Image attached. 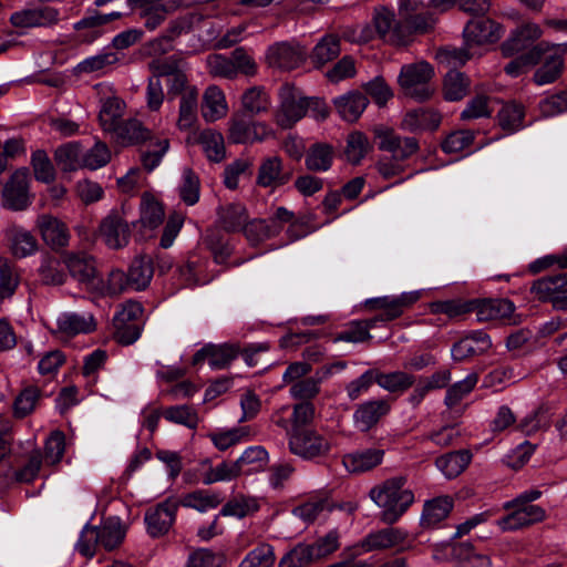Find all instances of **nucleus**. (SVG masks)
<instances>
[{
  "label": "nucleus",
  "mask_w": 567,
  "mask_h": 567,
  "mask_svg": "<svg viewBox=\"0 0 567 567\" xmlns=\"http://www.w3.org/2000/svg\"><path fill=\"white\" fill-rule=\"evenodd\" d=\"M370 498L382 508L381 520L392 525L414 503V493L408 486L405 476H395L373 486L369 492Z\"/></svg>",
  "instance_id": "f257e3e1"
},
{
  "label": "nucleus",
  "mask_w": 567,
  "mask_h": 567,
  "mask_svg": "<svg viewBox=\"0 0 567 567\" xmlns=\"http://www.w3.org/2000/svg\"><path fill=\"white\" fill-rule=\"evenodd\" d=\"M379 150L391 156H383L377 163L379 174L390 179L405 171L404 162L420 150L419 141L412 136H401L392 130H382L377 134Z\"/></svg>",
  "instance_id": "f03ea898"
},
{
  "label": "nucleus",
  "mask_w": 567,
  "mask_h": 567,
  "mask_svg": "<svg viewBox=\"0 0 567 567\" xmlns=\"http://www.w3.org/2000/svg\"><path fill=\"white\" fill-rule=\"evenodd\" d=\"M429 2L423 0H399L398 14L406 40L410 43L414 34H424L435 24V17Z\"/></svg>",
  "instance_id": "7ed1b4c3"
},
{
  "label": "nucleus",
  "mask_w": 567,
  "mask_h": 567,
  "mask_svg": "<svg viewBox=\"0 0 567 567\" xmlns=\"http://www.w3.org/2000/svg\"><path fill=\"white\" fill-rule=\"evenodd\" d=\"M433 75L434 70L427 62L408 64L401 69L399 83L406 95L417 101H425L433 93L429 85Z\"/></svg>",
  "instance_id": "20e7f679"
},
{
  "label": "nucleus",
  "mask_w": 567,
  "mask_h": 567,
  "mask_svg": "<svg viewBox=\"0 0 567 567\" xmlns=\"http://www.w3.org/2000/svg\"><path fill=\"white\" fill-rule=\"evenodd\" d=\"M143 307L137 301H126L121 310L115 315L113 324L115 328L114 337L123 346L134 343L142 331Z\"/></svg>",
  "instance_id": "39448f33"
},
{
  "label": "nucleus",
  "mask_w": 567,
  "mask_h": 567,
  "mask_svg": "<svg viewBox=\"0 0 567 567\" xmlns=\"http://www.w3.org/2000/svg\"><path fill=\"white\" fill-rule=\"evenodd\" d=\"M280 105L276 111L275 118L277 124L282 128H289L299 120H301L310 103L301 92L290 84H284L279 91Z\"/></svg>",
  "instance_id": "423d86ee"
},
{
  "label": "nucleus",
  "mask_w": 567,
  "mask_h": 567,
  "mask_svg": "<svg viewBox=\"0 0 567 567\" xmlns=\"http://www.w3.org/2000/svg\"><path fill=\"white\" fill-rule=\"evenodd\" d=\"M472 307L480 322L499 320L508 324H518L522 321L520 315L515 312V305L509 299L472 300Z\"/></svg>",
  "instance_id": "0eeeda50"
},
{
  "label": "nucleus",
  "mask_w": 567,
  "mask_h": 567,
  "mask_svg": "<svg viewBox=\"0 0 567 567\" xmlns=\"http://www.w3.org/2000/svg\"><path fill=\"white\" fill-rule=\"evenodd\" d=\"M289 449L295 455L311 460L327 454L330 450L328 439L312 430H293L289 437Z\"/></svg>",
  "instance_id": "6e6552de"
},
{
  "label": "nucleus",
  "mask_w": 567,
  "mask_h": 567,
  "mask_svg": "<svg viewBox=\"0 0 567 567\" xmlns=\"http://www.w3.org/2000/svg\"><path fill=\"white\" fill-rule=\"evenodd\" d=\"M372 24L380 39L396 47L409 44L400 19L385 6H377L372 13Z\"/></svg>",
  "instance_id": "1a4fd4ad"
},
{
  "label": "nucleus",
  "mask_w": 567,
  "mask_h": 567,
  "mask_svg": "<svg viewBox=\"0 0 567 567\" xmlns=\"http://www.w3.org/2000/svg\"><path fill=\"white\" fill-rule=\"evenodd\" d=\"M60 21V10L50 6L24 8L10 17V23L20 29L52 28Z\"/></svg>",
  "instance_id": "9d476101"
},
{
  "label": "nucleus",
  "mask_w": 567,
  "mask_h": 567,
  "mask_svg": "<svg viewBox=\"0 0 567 567\" xmlns=\"http://www.w3.org/2000/svg\"><path fill=\"white\" fill-rule=\"evenodd\" d=\"M408 537L406 532L401 528L388 527L369 533L359 543L352 545L354 555H363L374 550H385L404 544Z\"/></svg>",
  "instance_id": "9b49d317"
},
{
  "label": "nucleus",
  "mask_w": 567,
  "mask_h": 567,
  "mask_svg": "<svg viewBox=\"0 0 567 567\" xmlns=\"http://www.w3.org/2000/svg\"><path fill=\"white\" fill-rule=\"evenodd\" d=\"M420 298V291H408L399 296L370 298L364 301V306L369 310H382V318L392 321L400 318Z\"/></svg>",
  "instance_id": "f8f14e48"
},
{
  "label": "nucleus",
  "mask_w": 567,
  "mask_h": 567,
  "mask_svg": "<svg viewBox=\"0 0 567 567\" xmlns=\"http://www.w3.org/2000/svg\"><path fill=\"white\" fill-rule=\"evenodd\" d=\"M30 175L28 168L17 169L2 190L3 207L11 210H23L30 205Z\"/></svg>",
  "instance_id": "ddd939ff"
},
{
  "label": "nucleus",
  "mask_w": 567,
  "mask_h": 567,
  "mask_svg": "<svg viewBox=\"0 0 567 567\" xmlns=\"http://www.w3.org/2000/svg\"><path fill=\"white\" fill-rule=\"evenodd\" d=\"M99 235L111 249H121L130 241L131 229L120 210H111L99 226Z\"/></svg>",
  "instance_id": "4468645a"
},
{
  "label": "nucleus",
  "mask_w": 567,
  "mask_h": 567,
  "mask_svg": "<svg viewBox=\"0 0 567 567\" xmlns=\"http://www.w3.org/2000/svg\"><path fill=\"white\" fill-rule=\"evenodd\" d=\"M267 135V125L250 120L246 114H236L229 122L228 138L235 144L262 141Z\"/></svg>",
  "instance_id": "2eb2a0df"
},
{
  "label": "nucleus",
  "mask_w": 567,
  "mask_h": 567,
  "mask_svg": "<svg viewBox=\"0 0 567 567\" xmlns=\"http://www.w3.org/2000/svg\"><path fill=\"white\" fill-rule=\"evenodd\" d=\"M178 509V503L173 499H166L155 507L150 508L145 513V523L147 526V533L152 537H159L165 535L173 526L176 513Z\"/></svg>",
  "instance_id": "dca6fc26"
},
{
  "label": "nucleus",
  "mask_w": 567,
  "mask_h": 567,
  "mask_svg": "<svg viewBox=\"0 0 567 567\" xmlns=\"http://www.w3.org/2000/svg\"><path fill=\"white\" fill-rule=\"evenodd\" d=\"M63 264L78 282L95 287L97 270L95 259L91 255L84 251L66 252L63 256Z\"/></svg>",
  "instance_id": "f3484780"
},
{
  "label": "nucleus",
  "mask_w": 567,
  "mask_h": 567,
  "mask_svg": "<svg viewBox=\"0 0 567 567\" xmlns=\"http://www.w3.org/2000/svg\"><path fill=\"white\" fill-rule=\"evenodd\" d=\"M307 51L299 44L280 42L271 45L267 51V61L270 66L293 70L306 60Z\"/></svg>",
  "instance_id": "a211bd4d"
},
{
  "label": "nucleus",
  "mask_w": 567,
  "mask_h": 567,
  "mask_svg": "<svg viewBox=\"0 0 567 567\" xmlns=\"http://www.w3.org/2000/svg\"><path fill=\"white\" fill-rule=\"evenodd\" d=\"M292 177V172L284 166L279 156L265 157L256 177V184L264 188H277L286 185Z\"/></svg>",
  "instance_id": "6ab92c4d"
},
{
  "label": "nucleus",
  "mask_w": 567,
  "mask_h": 567,
  "mask_svg": "<svg viewBox=\"0 0 567 567\" xmlns=\"http://www.w3.org/2000/svg\"><path fill=\"white\" fill-rule=\"evenodd\" d=\"M466 47L494 43L502 37V28L488 18L473 19L463 31Z\"/></svg>",
  "instance_id": "aec40b11"
},
{
  "label": "nucleus",
  "mask_w": 567,
  "mask_h": 567,
  "mask_svg": "<svg viewBox=\"0 0 567 567\" xmlns=\"http://www.w3.org/2000/svg\"><path fill=\"white\" fill-rule=\"evenodd\" d=\"M238 354L239 349L235 344H207L194 354L192 362L197 365L207 360L212 369L220 370L227 368Z\"/></svg>",
  "instance_id": "412c9836"
},
{
  "label": "nucleus",
  "mask_w": 567,
  "mask_h": 567,
  "mask_svg": "<svg viewBox=\"0 0 567 567\" xmlns=\"http://www.w3.org/2000/svg\"><path fill=\"white\" fill-rule=\"evenodd\" d=\"M512 513L497 520V526L503 530H516L545 519L546 512L538 505L509 506Z\"/></svg>",
  "instance_id": "4be33fe9"
},
{
  "label": "nucleus",
  "mask_w": 567,
  "mask_h": 567,
  "mask_svg": "<svg viewBox=\"0 0 567 567\" xmlns=\"http://www.w3.org/2000/svg\"><path fill=\"white\" fill-rule=\"evenodd\" d=\"M4 238L13 257L25 258L38 251L37 238L23 227L10 225L4 229Z\"/></svg>",
  "instance_id": "5701e85b"
},
{
  "label": "nucleus",
  "mask_w": 567,
  "mask_h": 567,
  "mask_svg": "<svg viewBox=\"0 0 567 567\" xmlns=\"http://www.w3.org/2000/svg\"><path fill=\"white\" fill-rule=\"evenodd\" d=\"M492 347L491 339L483 331H475L454 343L451 353L455 361H464L485 353Z\"/></svg>",
  "instance_id": "b1692460"
},
{
  "label": "nucleus",
  "mask_w": 567,
  "mask_h": 567,
  "mask_svg": "<svg viewBox=\"0 0 567 567\" xmlns=\"http://www.w3.org/2000/svg\"><path fill=\"white\" fill-rule=\"evenodd\" d=\"M566 51L567 43L558 44L545 56L543 65L534 73V82L537 85L550 84L561 75Z\"/></svg>",
  "instance_id": "393cba45"
},
{
  "label": "nucleus",
  "mask_w": 567,
  "mask_h": 567,
  "mask_svg": "<svg viewBox=\"0 0 567 567\" xmlns=\"http://www.w3.org/2000/svg\"><path fill=\"white\" fill-rule=\"evenodd\" d=\"M390 405L384 400H371L360 404L353 413L354 426L367 432L389 413Z\"/></svg>",
  "instance_id": "a878e982"
},
{
  "label": "nucleus",
  "mask_w": 567,
  "mask_h": 567,
  "mask_svg": "<svg viewBox=\"0 0 567 567\" xmlns=\"http://www.w3.org/2000/svg\"><path fill=\"white\" fill-rule=\"evenodd\" d=\"M95 329L92 315H79L75 312L61 313L56 319L55 333L61 337H74L80 333H89Z\"/></svg>",
  "instance_id": "bb28decb"
},
{
  "label": "nucleus",
  "mask_w": 567,
  "mask_h": 567,
  "mask_svg": "<svg viewBox=\"0 0 567 567\" xmlns=\"http://www.w3.org/2000/svg\"><path fill=\"white\" fill-rule=\"evenodd\" d=\"M384 451L381 449H364L346 454L342 463L350 473L368 472L382 463Z\"/></svg>",
  "instance_id": "cd10ccee"
},
{
  "label": "nucleus",
  "mask_w": 567,
  "mask_h": 567,
  "mask_svg": "<svg viewBox=\"0 0 567 567\" xmlns=\"http://www.w3.org/2000/svg\"><path fill=\"white\" fill-rule=\"evenodd\" d=\"M567 287V272H559L557 275L547 276L535 280L532 285L530 291L540 301H549L555 303L556 298Z\"/></svg>",
  "instance_id": "c85d7f7f"
},
{
  "label": "nucleus",
  "mask_w": 567,
  "mask_h": 567,
  "mask_svg": "<svg viewBox=\"0 0 567 567\" xmlns=\"http://www.w3.org/2000/svg\"><path fill=\"white\" fill-rule=\"evenodd\" d=\"M228 112V105L224 92L216 85H209L202 101V116L206 122H215Z\"/></svg>",
  "instance_id": "c756f323"
},
{
  "label": "nucleus",
  "mask_w": 567,
  "mask_h": 567,
  "mask_svg": "<svg viewBox=\"0 0 567 567\" xmlns=\"http://www.w3.org/2000/svg\"><path fill=\"white\" fill-rule=\"evenodd\" d=\"M542 35V30L536 23H526L516 29L512 37L502 44L505 56H512L527 49Z\"/></svg>",
  "instance_id": "7c9ffc66"
},
{
  "label": "nucleus",
  "mask_w": 567,
  "mask_h": 567,
  "mask_svg": "<svg viewBox=\"0 0 567 567\" xmlns=\"http://www.w3.org/2000/svg\"><path fill=\"white\" fill-rule=\"evenodd\" d=\"M38 227L43 240L53 249L65 247L69 243L66 226L59 219L42 215L38 218Z\"/></svg>",
  "instance_id": "2f4dec72"
},
{
  "label": "nucleus",
  "mask_w": 567,
  "mask_h": 567,
  "mask_svg": "<svg viewBox=\"0 0 567 567\" xmlns=\"http://www.w3.org/2000/svg\"><path fill=\"white\" fill-rule=\"evenodd\" d=\"M369 101L359 91H351L333 100L339 115L347 122H355L365 110Z\"/></svg>",
  "instance_id": "473e14b6"
},
{
  "label": "nucleus",
  "mask_w": 567,
  "mask_h": 567,
  "mask_svg": "<svg viewBox=\"0 0 567 567\" xmlns=\"http://www.w3.org/2000/svg\"><path fill=\"white\" fill-rule=\"evenodd\" d=\"M243 111L248 116H258L268 113L271 107L270 95L264 86L247 89L240 99Z\"/></svg>",
  "instance_id": "72a5a7b5"
},
{
  "label": "nucleus",
  "mask_w": 567,
  "mask_h": 567,
  "mask_svg": "<svg viewBox=\"0 0 567 567\" xmlns=\"http://www.w3.org/2000/svg\"><path fill=\"white\" fill-rule=\"evenodd\" d=\"M452 508L453 499L450 496H440L431 501H426L421 516L422 527H435L447 517Z\"/></svg>",
  "instance_id": "f704fd0d"
},
{
  "label": "nucleus",
  "mask_w": 567,
  "mask_h": 567,
  "mask_svg": "<svg viewBox=\"0 0 567 567\" xmlns=\"http://www.w3.org/2000/svg\"><path fill=\"white\" fill-rule=\"evenodd\" d=\"M12 422L0 416V487L6 486L12 477V467L6 461L11 452Z\"/></svg>",
  "instance_id": "c9c22d12"
},
{
  "label": "nucleus",
  "mask_w": 567,
  "mask_h": 567,
  "mask_svg": "<svg viewBox=\"0 0 567 567\" xmlns=\"http://www.w3.org/2000/svg\"><path fill=\"white\" fill-rule=\"evenodd\" d=\"M440 122L441 117L435 111L416 109L404 115L401 126L409 132L432 131L437 128Z\"/></svg>",
  "instance_id": "e433bc0d"
},
{
  "label": "nucleus",
  "mask_w": 567,
  "mask_h": 567,
  "mask_svg": "<svg viewBox=\"0 0 567 567\" xmlns=\"http://www.w3.org/2000/svg\"><path fill=\"white\" fill-rule=\"evenodd\" d=\"M100 546L105 550L117 548L124 540L126 527L118 517H109L102 525L97 526Z\"/></svg>",
  "instance_id": "4c0bfd02"
},
{
  "label": "nucleus",
  "mask_w": 567,
  "mask_h": 567,
  "mask_svg": "<svg viewBox=\"0 0 567 567\" xmlns=\"http://www.w3.org/2000/svg\"><path fill=\"white\" fill-rule=\"evenodd\" d=\"M236 462L240 475H251L267 467L269 455L265 447L256 445L246 449Z\"/></svg>",
  "instance_id": "58836bf2"
},
{
  "label": "nucleus",
  "mask_w": 567,
  "mask_h": 567,
  "mask_svg": "<svg viewBox=\"0 0 567 567\" xmlns=\"http://www.w3.org/2000/svg\"><path fill=\"white\" fill-rule=\"evenodd\" d=\"M472 454L470 451L460 450L446 453L436 458V467L447 478H454L458 476L470 464Z\"/></svg>",
  "instance_id": "ea45409f"
},
{
  "label": "nucleus",
  "mask_w": 567,
  "mask_h": 567,
  "mask_svg": "<svg viewBox=\"0 0 567 567\" xmlns=\"http://www.w3.org/2000/svg\"><path fill=\"white\" fill-rule=\"evenodd\" d=\"M154 275L152 259L146 256L136 257L127 272L130 289L144 290L151 282Z\"/></svg>",
  "instance_id": "a19ab883"
},
{
  "label": "nucleus",
  "mask_w": 567,
  "mask_h": 567,
  "mask_svg": "<svg viewBox=\"0 0 567 567\" xmlns=\"http://www.w3.org/2000/svg\"><path fill=\"white\" fill-rule=\"evenodd\" d=\"M198 90L188 89L181 96L178 118L176 122L181 131H188L194 127L197 121Z\"/></svg>",
  "instance_id": "79ce46f5"
},
{
  "label": "nucleus",
  "mask_w": 567,
  "mask_h": 567,
  "mask_svg": "<svg viewBox=\"0 0 567 567\" xmlns=\"http://www.w3.org/2000/svg\"><path fill=\"white\" fill-rule=\"evenodd\" d=\"M334 158L332 146L324 143H317L309 147L305 157V165L310 172H327Z\"/></svg>",
  "instance_id": "37998d69"
},
{
  "label": "nucleus",
  "mask_w": 567,
  "mask_h": 567,
  "mask_svg": "<svg viewBox=\"0 0 567 567\" xmlns=\"http://www.w3.org/2000/svg\"><path fill=\"white\" fill-rule=\"evenodd\" d=\"M125 103L116 96H110L102 101L99 120L105 132H112L118 126L124 113Z\"/></svg>",
  "instance_id": "c03bdc74"
},
{
  "label": "nucleus",
  "mask_w": 567,
  "mask_h": 567,
  "mask_svg": "<svg viewBox=\"0 0 567 567\" xmlns=\"http://www.w3.org/2000/svg\"><path fill=\"white\" fill-rule=\"evenodd\" d=\"M221 502L223 496L219 493L207 489H197L185 494L177 503L183 507L194 508L204 513L208 509L218 507Z\"/></svg>",
  "instance_id": "a18cd8bd"
},
{
  "label": "nucleus",
  "mask_w": 567,
  "mask_h": 567,
  "mask_svg": "<svg viewBox=\"0 0 567 567\" xmlns=\"http://www.w3.org/2000/svg\"><path fill=\"white\" fill-rule=\"evenodd\" d=\"M525 109L516 102L505 103L497 113V122L503 131L512 134L524 127Z\"/></svg>",
  "instance_id": "49530a36"
},
{
  "label": "nucleus",
  "mask_w": 567,
  "mask_h": 567,
  "mask_svg": "<svg viewBox=\"0 0 567 567\" xmlns=\"http://www.w3.org/2000/svg\"><path fill=\"white\" fill-rule=\"evenodd\" d=\"M219 221L227 231H238L247 223L248 214L245 205L230 203L218 209Z\"/></svg>",
  "instance_id": "de8ad7c7"
},
{
  "label": "nucleus",
  "mask_w": 567,
  "mask_h": 567,
  "mask_svg": "<svg viewBox=\"0 0 567 567\" xmlns=\"http://www.w3.org/2000/svg\"><path fill=\"white\" fill-rule=\"evenodd\" d=\"M111 133H114L121 143L131 145L143 143L151 137V132L136 118L124 121Z\"/></svg>",
  "instance_id": "09e8293b"
},
{
  "label": "nucleus",
  "mask_w": 567,
  "mask_h": 567,
  "mask_svg": "<svg viewBox=\"0 0 567 567\" xmlns=\"http://www.w3.org/2000/svg\"><path fill=\"white\" fill-rule=\"evenodd\" d=\"M54 159L63 172H72L83 166L81 147L78 143H66L54 152Z\"/></svg>",
  "instance_id": "8fccbe9b"
},
{
  "label": "nucleus",
  "mask_w": 567,
  "mask_h": 567,
  "mask_svg": "<svg viewBox=\"0 0 567 567\" xmlns=\"http://www.w3.org/2000/svg\"><path fill=\"white\" fill-rule=\"evenodd\" d=\"M140 221L151 229L159 226L164 219V208L152 195L144 193L141 199Z\"/></svg>",
  "instance_id": "3c124183"
},
{
  "label": "nucleus",
  "mask_w": 567,
  "mask_h": 567,
  "mask_svg": "<svg viewBox=\"0 0 567 567\" xmlns=\"http://www.w3.org/2000/svg\"><path fill=\"white\" fill-rule=\"evenodd\" d=\"M198 142L207 157L213 162H220L225 158V143L221 133L207 128L199 133Z\"/></svg>",
  "instance_id": "603ef678"
},
{
  "label": "nucleus",
  "mask_w": 567,
  "mask_h": 567,
  "mask_svg": "<svg viewBox=\"0 0 567 567\" xmlns=\"http://www.w3.org/2000/svg\"><path fill=\"white\" fill-rule=\"evenodd\" d=\"M470 80L464 73L451 70L446 73L444 80V97L447 101H460L468 92Z\"/></svg>",
  "instance_id": "864d4df0"
},
{
  "label": "nucleus",
  "mask_w": 567,
  "mask_h": 567,
  "mask_svg": "<svg viewBox=\"0 0 567 567\" xmlns=\"http://www.w3.org/2000/svg\"><path fill=\"white\" fill-rule=\"evenodd\" d=\"M163 416L168 422L195 430L199 423L197 411L190 405H173L163 411Z\"/></svg>",
  "instance_id": "5fc2aeb1"
},
{
  "label": "nucleus",
  "mask_w": 567,
  "mask_h": 567,
  "mask_svg": "<svg viewBox=\"0 0 567 567\" xmlns=\"http://www.w3.org/2000/svg\"><path fill=\"white\" fill-rule=\"evenodd\" d=\"M243 229L247 240L251 245H258L279 234V228L267 219H255L250 223H246Z\"/></svg>",
  "instance_id": "6e6d98bb"
},
{
  "label": "nucleus",
  "mask_w": 567,
  "mask_h": 567,
  "mask_svg": "<svg viewBox=\"0 0 567 567\" xmlns=\"http://www.w3.org/2000/svg\"><path fill=\"white\" fill-rule=\"evenodd\" d=\"M20 282L18 269L6 258H0V301L11 298Z\"/></svg>",
  "instance_id": "4d7b16f0"
},
{
  "label": "nucleus",
  "mask_w": 567,
  "mask_h": 567,
  "mask_svg": "<svg viewBox=\"0 0 567 567\" xmlns=\"http://www.w3.org/2000/svg\"><path fill=\"white\" fill-rule=\"evenodd\" d=\"M103 296H117L130 289L127 274L120 269L110 271L106 280H97L95 287Z\"/></svg>",
  "instance_id": "13d9d810"
},
{
  "label": "nucleus",
  "mask_w": 567,
  "mask_h": 567,
  "mask_svg": "<svg viewBox=\"0 0 567 567\" xmlns=\"http://www.w3.org/2000/svg\"><path fill=\"white\" fill-rule=\"evenodd\" d=\"M340 54V40L337 35L328 34L323 37L313 48L312 60L318 65L336 59Z\"/></svg>",
  "instance_id": "bf43d9fd"
},
{
  "label": "nucleus",
  "mask_w": 567,
  "mask_h": 567,
  "mask_svg": "<svg viewBox=\"0 0 567 567\" xmlns=\"http://www.w3.org/2000/svg\"><path fill=\"white\" fill-rule=\"evenodd\" d=\"M41 398V391L37 386H27L23 389L13 402V414L18 419H23L35 409Z\"/></svg>",
  "instance_id": "052dcab7"
},
{
  "label": "nucleus",
  "mask_w": 567,
  "mask_h": 567,
  "mask_svg": "<svg viewBox=\"0 0 567 567\" xmlns=\"http://www.w3.org/2000/svg\"><path fill=\"white\" fill-rule=\"evenodd\" d=\"M252 163L248 158H237L226 165L223 174V182L226 188L235 190L239 186V178L251 174Z\"/></svg>",
  "instance_id": "680f3d73"
},
{
  "label": "nucleus",
  "mask_w": 567,
  "mask_h": 567,
  "mask_svg": "<svg viewBox=\"0 0 567 567\" xmlns=\"http://www.w3.org/2000/svg\"><path fill=\"white\" fill-rule=\"evenodd\" d=\"M414 381V375L403 371L382 373L377 378V383L390 392H403L411 388Z\"/></svg>",
  "instance_id": "e2e57ef3"
},
{
  "label": "nucleus",
  "mask_w": 567,
  "mask_h": 567,
  "mask_svg": "<svg viewBox=\"0 0 567 567\" xmlns=\"http://www.w3.org/2000/svg\"><path fill=\"white\" fill-rule=\"evenodd\" d=\"M478 377L476 373L468 374L464 380L455 382L447 390L444 403L449 409L457 405L476 385Z\"/></svg>",
  "instance_id": "0e129e2a"
},
{
  "label": "nucleus",
  "mask_w": 567,
  "mask_h": 567,
  "mask_svg": "<svg viewBox=\"0 0 567 567\" xmlns=\"http://www.w3.org/2000/svg\"><path fill=\"white\" fill-rule=\"evenodd\" d=\"M317 561L306 543L297 544L279 561V567H306Z\"/></svg>",
  "instance_id": "69168bd1"
},
{
  "label": "nucleus",
  "mask_w": 567,
  "mask_h": 567,
  "mask_svg": "<svg viewBox=\"0 0 567 567\" xmlns=\"http://www.w3.org/2000/svg\"><path fill=\"white\" fill-rule=\"evenodd\" d=\"M275 559L274 548L268 544H261L250 550L238 567H272Z\"/></svg>",
  "instance_id": "338daca9"
},
{
  "label": "nucleus",
  "mask_w": 567,
  "mask_h": 567,
  "mask_svg": "<svg viewBox=\"0 0 567 567\" xmlns=\"http://www.w3.org/2000/svg\"><path fill=\"white\" fill-rule=\"evenodd\" d=\"M370 148L368 137L361 132H353L347 138V159L352 164H359Z\"/></svg>",
  "instance_id": "774afa93"
}]
</instances>
